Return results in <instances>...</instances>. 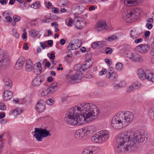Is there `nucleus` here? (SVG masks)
Segmentation results:
<instances>
[{
	"label": "nucleus",
	"instance_id": "obj_64",
	"mask_svg": "<svg viewBox=\"0 0 154 154\" xmlns=\"http://www.w3.org/2000/svg\"><path fill=\"white\" fill-rule=\"evenodd\" d=\"M65 42L66 41L64 39H62L60 40V43L61 45H63L65 44Z\"/></svg>",
	"mask_w": 154,
	"mask_h": 154
},
{
	"label": "nucleus",
	"instance_id": "obj_17",
	"mask_svg": "<svg viewBox=\"0 0 154 154\" xmlns=\"http://www.w3.org/2000/svg\"><path fill=\"white\" fill-rule=\"evenodd\" d=\"M43 101L42 100H40L37 102L36 109L39 112H42L45 109V106L43 105Z\"/></svg>",
	"mask_w": 154,
	"mask_h": 154
},
{
	"label": "nucleus",
	"instance_id": "obj_13",
	"mask_svg": "<svg viewBox=\"0 0 154 154\" xmlns=\"http://www.w3.org/2000/svg\"><path fill=\"white\" fill-rule=\"evenodd\" d=\"M25 61V58L23 56L20 57L17 60L15 65V68L17 69H21L23 66Z\"/></svg>",
	"mask_w": 154,
	"mask_h": 154
},
{
	"label": "nucleus",
	"instance_id": "obj_44",
	"mask_svg": "<svg viewBox=\"0 0 154 154\" xmlns=\"http://www.w3.org/2000/svg\"><path fill=\"white\" fill-rule=\"evenodd\" d=\"M106 69L105 68H103L101 71L99 72V75L100 76L103 75H105L106 73Z\"/></svg>",
	"mask_w": 154,
	"mask_h": 154
},
{
	"label": "nucleus",
	"instance_id": "obj_23",
	"mask_svg": "<svg viewBox=\"0 0 154 154\" xmlns=\"http://www.w3.org/2000/svg\"><path fill=\"white\" fill-rule=\"evenodd\" d=\"M137 74L139 78L142 80H144L146 78V71L145 72L142 69L138 70Z\"/></svg>",
	"mask_w": 154,
	"mask_h": 154
},
{
	"label": "nucleus",
	"instance_id": "obj_19",
	"mask_svg": "<svg viewBox=\"0 0 154 154\" xmlns=\"http://www.w3.org/2000/svg\"><path fill=\"white\" fill-rule=\"evenodd\" d=\"M3 81L5 85L4 87V90L10 89L12 86L11 81L8 78H6L4 79Z\"/></svg>",
	"mask_w": 154,
	"mask_h": 154
},
{
	"label": "nucleus",
	"instance_id": "obj_28",
	"mask_svg": "<svg viewBox=\"0 0 154 154\" xmlns=\"http://www.w3.org/2000/svg\"><path fill=\"white\" fill-rule=\"evenodd\" d=\"M83 23V21L77 19L75 21V26L76 28L80 29L83 27V26L82 25Z\"/></svg>",
	"mask_w": 154,
	"mask_h": 154
},
{
	"label": "nucleus",
	"instance_id": "obj_33",
	"mask_svg": "<svg viewBox=\"0 0 154 154\" xmlns=\"http://www.w3.org/2000/svg\"><path fill=\"white\" fill-rule=\"evenodd\" d=\"M23 111V110L21 108H18L14 109L13 112L16 115H18L21 114Z\"/></svg>",
	"mask_w": 154,
	"mask_h": 154
},
{
	"label": "nucleus",
	"instance_id": "obj_37",
	"mask_svg": "<svg viewBox=\"0 0 154 154\" xmlns=\"http://www.w3.org/2000/svg\"><path fill=\"white\" fill-rule=\"evenodd\" d=\"M45 4L46 8L49 9H51V8L52 4V3L49 1H45Z\"/></svg>",
	"mask_w": 154,
	"mask_h": 154
},
{
	"label": "nucleus",
	"instance_id": "obj_2",
	"mask_svg": "<svg viewBox=\"0 0 154 154\" xmlns=\"http://www.w3.org/2000/svg\"><path fill=\"white\" fill-rule=\"evenodd\" d=\"M147 133L145 131L138 133L133 132L124 133L116 139V149L118 153L134 150L136 144L142 145L145 143L147 140Z\"/></svg>",
	"mask_w": 154,
	"mask_h": 154
},
{
	"label": "nucleus",
	"instance_id": "obj_16",
	"mask_svg": "<svg viewBox=\"0 0 154 154\" xmlns=\"http://www.w3.org/2000/svg\"><path fill=\"white\" fill-rule=\"evenodd\" d=\"M34 73L38 75L40 74L42 72V68L40 63H36L33 67Z\"/></svg>",
	"mask_w": 154,
	"mask_h": 154
},
{
	"label": "nucleus",
	"instance_id": "obj_59",
	"mask_svg": "<svg viewBox=\"0 0 154 154\" xmlns=\"http://www.w3.org/2000/svg\"><path fill=\"white\" fill-rule=\"evenodd\" d=\"M52 26H54V27H58V25L57 23L56 22H54L51 24Z\"/></svg>",
	"mask_w": 154,
	"mask_h": 154
},
{
	"label": "nucleus",
	"instance_id": "obj_61",
	"mask_svg": "<svg viewBox=\"0 0 154 154\" xmlns=\"http://www.w3.org/2000/svg\"><path fill=\"white\" fill-rule=\"evenodd\" d=\"M40 44L41 47L43 49H45L46 47V46L43 43L40 42Z\"/></svg>",
	"mask_w": 154,
	"mask_h": 154
},
{
	"label": "nucleus",
	"instance_id": "obj_22",
	"mask_svg": "<svg viewBox=\"0 0 154 154\" xmlns=\"http://www.w3.org/2000/svg\"><path fill=\"white\" fill-rule=\"evenodd\" d=\"M0 63L3 66H7L9 64V59L8 57L3 55L2 57H0Z\"/></svg>",
	"mask_w": 154,
	"mask_h": 154
},
{
	"label": "nucleus",
	"instance_id": "obj_14",
	"mask_svg": "<svg viewBox=\"0 0 154 154\" xmlns=\"http://www.w3.org/2000/svg\"><path fill=\"white\" fill-rule=\"evenodd\" d=\"M143 0H124V4L128 6L135 5L142 3Z\"/></svg>",
	"mask_w": 154,
	"mask_h": 154
},
{
	"label": "nucleus",
	"instance_id": "obj_8",
	"mask_svg": "<svg viewBox=\"0 0 154 154\" xmlns=\"http://www.w3.org/2000/svg\"><path fill=\"white\" fill-rule=\"evenodd\" d=\"M107 27L106 22L104 21L101 20L96 24L95 29L98 32H102L106 30Z\"/></svg>",
	"mask_w": 154,
	"mask_h": 154
},
{
	"label": "nucleus",
	"instance_id": "obj_30",
	"mask_svg": "<svg viewBox=\"0 0 154 154\" xmlns=\"http://www.w3.org/2000/svg\"><path fill=\"white\" fill-rule=\"evenodd\" d=\"M29 35L30 36L35 37L37 36L38 34V32L35 29L30 30L29 32Z\"/></svg>",
	"mask_w": 154,
	"mask_h": 154
},
{
	"label": "nucleus",
	"instance_id": "obj_62",
	"mask_svg": "<svg viewBox=\"0 0 154 154\" xmlns=\"http://www.w3.org/2000/svg\"><path fill=\"white\" fill-rule=\"evenodd\" d=\"M48 19H46L44 18V19H43L42 20H41L42 22L44 23H49L50 22L49 21H48L47 20H48Z\"/></svg>",
	"mask_w": 154,
	"mask_h": 154
},
{
	"label": "nucleus",
	"instance_id": "obj_55",
	"mask_svg": "<svg viewBox=\"0 0 154 154\" xmlns=\"http://www.w3.org/2000/svg\"><path fill=\"white\" fill-rule=\"evenodd\" d=\"M150 34V32L149 31H146L145 33V36L146 38H148L149 37Z\"/></svg>",
	"mask_w": 154,
	"mask_h": 154
},
{
	"label": "nucleus",
	"instance_id": "obj_58",
	"mask_svg": "<svg viewBox=\"0 0 154 154\" xmlns=\"http://www.w3.org/2000/svg\"><path fill=\"white\" fill-rule=\"evenodd\" d=\"M73 22V20L72 19L69 20V21L68 24V26H72V23Z\"/></svg>",
	"mask_w": 154,
	"mask_h": 154
},
{
	"label": "nucleus",
	"instance_id": "obj_41",
	"mask_svg": "<svg viewBox=\"0 0 154 154\" xmlns=\"http://www.w3.org/2000/svg\"><path fill=\"white\" fill-rule=\"evenodd\" d=\"M98 43L100 48L103 47L107 45L106 42L103 41L98 42Z\"/></svg>",
	"mask_w": 154,
	"mask_h": 154
},
{
	"label": "nucleus",
	"instance_id": "obj_20",
	"mask_svg": "<svg viewBox=\"0 0 154 154\" xmlns=\"http://www.w3.org/2000/svg\"><path fill=\"white\" fill-rule=\"evenodd\" d=\"M131 60L133 62H142L143 60L142 57L138 54H133V56L132 57Z\"/></svg>",
	"mask_w": 154,
	"mask_h": 154
},
{
	"label": "nucleus",
	"instance_id": "obj_47",
	"mask_svg": "<svg viewBox=\"0 0 154 154\" xmlns=\"http://www.w3.org/2000/svg\"><path fill=\"white\" fill-rule=\"evenodd\" d=\"M0 106L1 107L0 108V109L2 110H5L6 109V107L5 106L4 104L3 103H0Z\"/></svg>",
	"mask_w": 154,
	"mask_h": 154
},
{
	"label": "nucleus",
	"instance_id": "obj_25",
	"mask_svg": "<svg viewBox=\"0 0 154 154\" xmlns=\"http://www.w3.org/2000/svg\"><path fill=\"white\" fill-rule=\"evenodd\" d=\"M96 131V128L94 126H90L88 127L87 130H85V133L86 135L89 134H92L94 132Z\"/></svg>",
	"mask_w": 154,
	"mask_h": 154
},
{
	"label": "nucleus",
	"instance_id": "obj_3",
	"mask_svg": "<svg viewBox=\"0 0 154 154\" xmlns=\"http://www.w3.org/2000/svg\"><path fill=\"white\" fill-rule=\"evenodd\" d=\"M133 119L134 115L131 112H119L113 117L111 125L115 129H121L128 125L132 122Z\"/></svg>",
	"mask_w": 154,
	"mask_h": 154
},
{
	"label": "nucleus",
	"instance_id": "obj_9",
	"mask_svg": "<svg viewBox=\"0 0 154 154\" xmlns=\"http://www.w3.org/2000/svg\"><path fill=\"white\" fill-rule=\"evenodd\" d=\"M149 45L142 44L137 46L135 50L140 53H145L148 52L149 50Z\"/></svg>",
	"mask_w": 154,
	"mask_h": 154
},
{
	"label": "nucleus",
	"instance_id": "obj_45",
	"mask_svg": "<svg viewBox=\"0 0 154 154\" xmlns=\"http://www.w3.org/2000/svg\"><path fill=\"white\" fill-rule=\"evenodd\" d=\"M54 101L51 99H48L46 101L47 104L50 105H51L54 103Z\"/></svg>",
	"mask_w": 154,
	"mask_h": 154
},
{
	"label": "nucleus",
	"instance_id": "obj_29",
	"mask_svg": "<svg viewBox=\"0 0 154 154\" xmlns=\"http://www.w3.org/2000/svg\"><path fill=\"white\" fill-rule=\"evenodd\" d=\"M106 77L108 79H111L112 80L115 79L117 77V75L116 72H114L110 74H107Z\"/></svg>",
	"mask_w": 154,
	"mask_h": 154
},
{
	"label": "nucleus",
	"instance_id": "obj_49",
	"mask_svg": "<svg viewBox=\"0 0 154 154\" xmlns=\"http://www.w3.org/2000/svg\"><path fill=\"white\" fill-rule=\"evenodd\" d=\"M143 39L142 38H140L138 39H136L134 41V43L136 44H138L139 43L142 42L143 41Z\"/></svg>",
	"mask_w": 154,
	"mask_h": 154
},
{
	"label": "nucleus",
	"instance_id": "obj_48",
	"mask_svg": "<svg viewBox=\"0 0 154 154\" xmlns=\"http://www.w3.org/2000/svg\"><path fill=\"white\" fill-rule=\"evenodd\" d=\"M105 51L106 54H111L112 52V50L111 48H107L105 49Z\"/></svg>",
	"mask_w": 154,
	"mask_h": 154
},
{
	"label": "nucleus",
	"instance_id": "obj_31",
	"mask_svg": "<svg viewBox=\"0 0 154 154\" xmlns=\"http://www.w3.org/2000/svg\"><path fill=\"white\" fill-rule=\"evenodd\" d=\"M41 6V5L40 2H38L33 3L31 7L32 8L36 9L39 8Z\"/></svg>",
	"mask_w": 154,
	"mask_h": 154
},
{
	"label": "nucleus",
	"instance_id": "obj_52",
	"mask_svg": "<svg viewBox=\"0 0 154 154\" xmlns=\"http://www.w3.org/2000/svg\"><path fill=\"white\" fill-rule=\"evenodd\" d=\"M52 11L54 13H57L59 12V10L57 8L53 7L52 8Z\"/></svg>",
	"mask_w": 154,
	"mask_h": 154
},
{
	"label": "nucleus",
	"instance_id": "obj_42",
	"mask_svg": "<svg viewBox=\"0 0 154 154\" xmlns=\"http://www.w3.org/2000/svg\"><path fill=\"white\" fill-rule=\"evenodd\" d=\"M12 31L13 35L16 38H19V34L17 32V31L15 29H13L12 30Z\"/></svg>",
	"mask_w": 154,
	"mask_h": 154
},
{
	"label": "nucleus",
	"instance_id": "obj_32",
	"mask_svg": "<svg viewBox=\"0 0 154 154\" xmlns=\"http://www.w3.org/2000/svg\"><path fill=\"white\" fill-rule=\"evenodd\" d=\"M137 85H135L134 84L133 85H130L129 87L127 89V92H130L133 91L134 89H136Z\"/></svg>",
	"mask_w": 154,
	"mask_h": 154
},
{
	"label": "nucleus",
	"instance_id": "obj_34",
	"mask_svg": "<svg viewBox=\"0 0 154 154\" xmlns=\"http://www.w3.org/2000/svg\"><path fill=\"white\" fill-rule=\"evenodd\" d=\"M73 42L75 44L76 46L78 48L80 47L81 45V42L80 40L78 39H75L73 40Z\"/></svg>",
	"mask_w": 154,
	"mask_h": 154
},
{
	"label": "nucleus",
	"instance_id": "obj_54",
	"mask_svg": "<svg viewBox=\"0 0 154 154\" xmlns=\"http://www.w3.org/2000/svg\"><path fill=\"white\" fill-rule=\"evenodd\" d=\"M146 27L149 29H151L153 27L152 24L151 23H147L146 24Z\"/></svg>",
	"mask_w": 154,
	"mask_h": 154
},
{
	"label": "nucleus",
	"instance_id": "obj_11",
	"mask_svg": "<svg viewBox=\"0 0 154 154\" xmlns=\"http://www.w3.org/2000/svg\"><path fill=\"white\" fill-rule=\"evenodd\" d=\"M98 133L102 143H104L109 138V135L107 131L103 130L98 132Z\"/></svg>",
	"mask_w": 154,
	"mask_h": 154
},
{
	"label": "nucleus",
	"instance_id": "obj_35",
	"mask_svg": "<svg viewBox=\"0 0 154 154\" xmlns=\"http://www.w3.org/2000/svg\"><path fill=\"white\" fill-rule=\"evenodd\" d=\"M93 152L90 149L86 148L83 150L82 154H93Z\"/></svg>",
	"mask_w": 154,
	"mask_h": 154
},
{
	"label": "nucleus",
	"instance_id": "obj_4",
	"mask_svg": "<svg viewBox=\"0 0 154 154\" xmlns=\"http://www.w3.org/2000/svg\"><path fill=\"white\" fill-rule=\"evenodd\" d=\"M140 11V10L137 8H131L128 11L127 14H123V19L127 23L135 21L139 18Z\"/></svg>",
	"mask_w": 154,
	"mask_h": 154
},
{
	"label": "nucleus",
	"instance_id": "obj_46",
	"mask_svg": "<svg viewBox=\"0 0 154 154\" xmlns=\"http://www.w3.org/2000/svg\"><path fill=\"white\" fill-rule=\"evenodd\" d=\"M14 20L15 22H18L20 20V17L18 16H14L13 17Z\"/></svg>",
	"mask_w": 154,
	"mask_h": 154
},
{
	"label": "nucleus",
	"instance_id": "obj_6",
	"mask_svg": "<svg viewBox=\"0 0 154 154\" xmlns=\"http://www.w3.org/2000/svg\"><path fill=\"white\" fill-rule=\"evenodd\" d=\"M57 83L54 82L49 85L48 87L44 88L41 93L42 96L44 97L49 94H53L58 89Z\"/></svg>",
	"mask_w": 154,
	"mask_h": 154
},
{
	"label": "nucleus",
	"instance_id": "obj_24",
	"mask_svg": "<svg viewBox=\"0 0 154 154\" xmlns=\"http://www.w3.org/2000/svg\"><path fill=\"white\" fill-rule=\"evenodd\" d=\"M26 70L27 72L31 71L32 69L33 63L31 60L30 59H27L26 60Z\"/></svg>",
	"mask_w": 154,
	"mask_h": 154
},
{
	"label": "nucleus",
	"instance_id": "obj_36",
	"mask_svg": "<svg viewBox=\"0 0 154 154\" xmlns=\"http://www.w3.org/2000/svg\"><path fill=\"white\" fill-rule=\"evenodd\" d=\"M153 74L152 73L149 71H146V79H147L148 81H150L151 79L150 78H151L152 77V76L153 75Z\"/></svg>",
	"mask_w": 154,
	"mask_h": 154
},
{
	"label": "nucleus",
	"instance_id": "obj_51",
	"mask_svg": "<svg viewBox=\"0 0 154 154\" xmlns=\"http://www.w3.org/2000/svg\"><path fill=\"white\" fill-rule=\"evenodd\" d=\"M146 22L147 23H151L152 24L153 23V19L152 18H148L146 20Z\"/></svg>",
	"mask_w": 154,
	"mask_h": 154
},
{
	"label": "nucleus",
	"instance_id": "obj_56",
	"mask_svg": "<svg viewBox=\"0 0 154 154\" xmlns=\"http://www.w3.org/2000/svg\"><path fill=\"white\" fill-rule=\"evenodd\" d=\"M113 69L112 68H109L108 70V73L107 74H110L114 72Z\"/></svg>",
	"mask_w": 154,
	"mask_h": 154
},
{
	"label": "nucleus",
	"instance_id": "obj_60",
	"mask_svg": "<svg viewBox=\"0 0 154 154\" xmlns=\"http://www.w3.org/2000/svg\"><path fill=\"white\" fill-rule=\"evenodd\" d=\"M23 48L25 49L26 50H27L29 49V47L27 46V43H24V44L23 46Z\"/></svg>",
	"mask_w": 154,
	"mask_h": 154
},
{
	"label": "nucleus",
	"instance_id": "obj_40",
	"mask_svg": "<svg viewBox=\"0 0 154 154\" xmlns=\"http://www.w3.org/2000/svg\"><path fill=\"white\" fill-rule=\"evenodd\" d=\"M98 42H96L93 43L91 45V46L94 48H100Z\"/></svg>",
	"mask_w": 154,
	"mask_h": 154
},
{
	"label": "nucleus",
	"instance_id": "obj_12",
	"mask_svg": "<svg viewBox=\"0 0 154 154\" xmlns=\"http://www.w3.org/2000/svg\"><path fill=\"white\" fill-rule=\"evenodd\" d=\"M85 133V129L84 130L83 129H79L75 132V137L78 140L82 139L85 136H87Z\"/></svg>",
	"mask_w": 154,
	"mask_h": 154
},
{
	"label": "nucleus",
	"instance_id": "obj_27",
	"mask_svg": "<svg viewBox=\"0 0 154 154\" xmlns=\"http://www.w3.org/2000/svg\"><path fill=\"white\" fill-rule=\"evenodd\" d=\"M42 82L39 77L35 78L32 80V84L34 86H38Z\"/></svg>",
	"mask_w": 154,
	"mask_h": 154
},
{
	"label": "nucleus",
	"instance_id": "obj_50",
	"mask_svg": "<svg viewBox=\"0 0 154 154\" xmlns=\"http://www.w3.org/2000/svg\"><path fill=\"white\" fill-rule=\"evenodd\" d=\"M23 34L22 37L23 39H25L27 37L26 36L27 33L26 32L25 29H23Z\"/></svg>",
	"mask_w": 154,
	"mask_h": 154
},
{
	"label": "nucleus",
	"instance_id": "obj_7",
	"mask_svg": "<svg viewBox=\"0 0 154 154\" xmlns=\"http://www.w3.org/2000/svg\"><path fill=\"white\" fill-rule=\"evenodd\" d=\"M90 60H86L82 65L77 64L74 66V69L78 73H80L82 75V71H84L85 70L89 69L92 66V63H90Z\"/></svg>",
	"mask_w": 154,
	"mask_h": 154
},
{
	"label": "nucleus",
	"instance_id": "obj_63",
	"mask_svg": "<svg viewBox=\"0 0 154 154\" xmlns=\"http://www.w3.org/2000/svg\"><path fill=\"white\" fill-rule=\"evenodd\" d=\"M55 57L54 54L52 53L51 54L49 58L53 60L54 59Z\"/></svg>",
	"mask_w": 154,
	"mask_h": 154
},
{
	"label": "nucleus",
	"instance_id": "obj_57",
	"mask_svg": "<svg viewBox=\"0 0 154 154\" xmlns=\"http://www.w3.org/2000/svg\"><path fill=\"white\" fill-rule=\"evenodd\" d=\"M48 44L50 46L52 47L53 45V41L51 40H49L48 41Z\"/></svg>",
	"mask_w": 154,
	"mask_h": 154
},
{
	"label": "nucleus",
	"instance_id": "obj_15",
	"mask_svg": "<svg viewBox=\"0 0 154 154\" xmlns=\"http://www.w3.org/2000/svg\"><path fill=\"white\" fill-rule=\"evenodd\" d=\"M9 90H4V91L3 94L4 99L6 101L10 100L13 95L12 92Z\"/></svg>",
	"mask_w": 154,
	"mask_h": 154
},
{
	"label": "nucleus",
	"instance_id": "obj_39",
	"mask_svg": "<svg viewBox=\"0 0 154 154\" xmlns=\"http://www.w3.org/2000/svg\"><path fill=\"white\" fill-rule=\"evenodd\" d=\"M133 53L130 51H128L126 53L125 56L128 58H129L130 60L133 56Z\"/></svg>",
	"mask_w": 154,
	"mask_h": 154
},
{
	"label": "nucleus",
	"instance_id": "obj_5",
	"mask_svg": "<svg viewBox=\"0 0 154 154\" xmlns=\"http://www.w3.org/2000/svg\"><path fill=\"white\" fill-rule=\"evenodd\" d=\"M34 132L35 134L33 136L35 137L37 140L38 141H42L43 138L50 136L51 134L50 131L46 129H42L40 128H35Z\"/></svg>",
	"mask_w": 154,
	"mask_h": 154
},
{
	"label": "nucleus",
	"instance_id": "obj_53",
	"mask_svg": "<svg viewBox=\"0 0 154 154\" xmlns=\"http://www.w3.org/2000/svg\"><path fill=\"white\" fill-rule=\"evenodd\" d=\"M72 43H69L67 48L69 51L72 50Z\"/></svg>",
	"mask_w": 154,
	"mask_h": 154
},
{
	"label": "nucleus",
	"instance_id": "obj_18",
	"mask_svg": "<svg viewBox=\"0 0 154 154\" xmlns=\"http://www.w3.org/2000/svg\"><path fill=\"white\" fill-rule=\"evenodd\" d=\"M91 140L94 143H102L98 132L93 135L91 137Z\"/></svg>",
	"mask_w": 154,
	"mask_h": 154
},
{
	"label": "nucleus",
	"instance_id": "obj_43",
	"mask_svg": "<svg viewBox=\"0 0 154 154\" xmlns=\"http://www.w3.org/2000/svg\"><path fill=\"white\" fill-rule=\"evenodd\" d=\"M122 64L120 62L117 63L116 64V68L118 70H121L122 67Z\"/></svg>",
	"mask_w": 154,
	"mask_h": 154
},
{
	"label": "nucleus",
	"instance_id": "obj_21",
	"mask_svg": "<svg viewBox=\"0 0 154 154\" xmlns=\"http://www.w3.org/2000/svg\"><path fill=\"white\" fill-rule=\"evenodd\" d=\"M140 35V33L137 29H134L130 31V37L133 39L138 38Z\"/></svg>",
	"mask_w": 154,
	"mask_h": 154
},
{
	"label": "nucleus",
	"instance_id": "obj_38",
	"mask_svg": "<svg viewBox=\"0 0 154 154\" xmlns=\"http://www.w3.org/2000/svg\"><path fill=\"white\" fill-rule=\"evenodd\" d=\"M149 115L151 118H154V108H150L149 111Z\"/></svg>",
	"mask_w": 154,
	"mask_h": 154
},
{
	"label": "nucleus",
	"instance_id": "obj_26",
	"mask_svg": "<svg viewBox=\"0 0 154 154\" xmlns=\"http://www.w3.org/2000/svg\"><path fill=\"white\" fill-rule=\"evenodd\" d=\"M10 14L9 12L6 11L3 13V16L6 19L7 22L11 23L12 22V19L11 17L10 16Z\"/></svg>",
	"mask_w": 154,
	"mask_h": 154
},
{
	"label": "nucleus",
	"instance_id": "obj_10",
	"mask_svg": "<svg viewBox=\"0 0 154 154\" xmlns=\"http://www.w3.org/2000/svg\"><path fill=\"white\" fill-rule=\"evenodd\" d=\"M82 78V75L80 73H78L76 72L75 75H73L71 78H68L66 80V82L69 84H73L74 82H73V81L80 80Z\"/></svg>",
	"mask_w": 154,
	"mask_h": 154
},
{
	"label": "nucleus",
	"instance_id": "obj_1",
	"mask_svg": "<svg viewBox=\"0 0 154 154\" xmlns=\"http://www.w3.org/2000/svg\"><path fill=\"white\" fill-rule=\"evenodd\" d=\"M99 114L97 106L91 103H82L69 109L65 121L72 125L90 123L95 119Z\"/></svg>",
	"mask_w": 154,
	"mask_h": 154
}]
</instances>
